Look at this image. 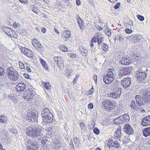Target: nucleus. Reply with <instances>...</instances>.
I'll return each mask as SVG.
<instances>
[{
	"label": "nucleus",
	"instance_id": "obj_13",
	"mask_svg": "<svg viewBox=\"0 0 150 150\" xmlns=\"http://www.w3.org/2000/svg\"><path fill=\"white\" fill-rule=\"evenodd\" d=\"M107 145L109 148H112V146H114L117 148L120 146L118 142L115 139H108V141Z\"/></svg>",
	"mask_w": 150,
	"mask_h": 150
},
{
	"label": "nucleus",
	"instance_id": "obj_49",
	"mask_svg": "<svg viewBox=\"0 0 150 150\" xmlns=\"http://www.w3.org/2000/svg\"><path fill=\"white\" fill-rule=\"evenodd\" d=\"M60 48L61 50L64 52H66L67 51V48L64 45H62Z\"/></svg>",
	"mask_w": 150,
	"mask_h": 150
},
{
	"label": "nucleus",
	"instance_id": "obj_21",
	"mask_svg": "<svg viewBox=\"0 0 150 150\" xmlns=\"http://www.w3.org/2000/svg\"><path fill=\"white\" fill-rule=\"evenodd\" d=\"M76 148L79 149L81 146L80 139L77 137H75L73 139Z\"/></svg>",
	"mask_w": 150,
	"mask_h": 150
},
{
	"label": "nucleus",
	"instance_id": "obj_25",
	"mask_svg": "<svg viewBox=\"0 0 150 150\" xmlns=\"http://www.w3.org/2000/svg\"><path fill=\"white\" fill-rule=\"evenodd\" d=\"M11 94L10 95V99H11L12 100L14 103H16L18 100L16 98V94L13 93V91L11 90Z\"/></svg>",
	"mask_w": 150,
	"mask_h": 150
},
{
	"label": "nucleus",
	"instance_id": "obj_34",
	"mask_svg": "<svg viewBox=\"0 0 150 150\" xmlns=\"http://www.w3.org/2000/svg\"><path fill=\"white\" fill-rule=\"evenodd\" d=\"M47 131L48 132V134L50 135H54V133L55 129L54 128H52L51 127H48L47 129Z\"/></svg>",
	"mask_w": 150,
	"mask_h": 150
},
{
	"label": "nucleus",
	"instance_id": "obj_15",
	"mask_svg": "<svg viewBox=\"0 0 150 150\" xmlns=\"http://www.w3.org/2000/svg\"><path fill=\"white\" fill-rule=\"evenodd\" d=\"M32 43L33 46L38 51H40L42 50V47L37 40L35 39L33 40Z\"/></svg>",
	"mask_w": 150,
	"mask_h": 150
},
{
	"label": "nucleus",
	"instance_id": "obj_45",
	"mask_svg": "<svg viewBox=\"0 0 150 150\" xmlns=\"http://www.w3.org/2000/svg\"><path fill=\"white\" fill-rule=\"evenodd\" d=\"M28 49L25 47H21V50L22 52L24 54Z\"/></svg>",
	"mask_w": 150,
	"mask_h": 150
},
{
	"label": "nucleus",
	"instance_id": "obj_51",
	"mask_svg": "<svg viewBox=\"0 0 150 150\" xmlns=\"http://www.w3.org/2000/svg\"><path fill=\"white\" fill-rule=\"evenodd\" d=\"M137 17L138 19L140 21H142L144 20V17L141 15H138L137 16Z\"/></svg>",
	"mask_w": 150,
	"mask_h": 150
},
{
	"label": "nucleus",
	"instance_id": "obj_56",
	"mask_svg": "<svg viewBox=\"0 0 150 150\" xmlns=\"http://www.w3.org/2000/svg\"><path fill=\"white\" fill-rule=\"evenodd\" d=\"M19 64L20 66V68L21 69H24L25 68V66L21 62H19Z\"/></svg>",
	"mask_w": 150,
	"mask_h": 150
},
{
	"label": "nucleus",
	"instance_id": "obj_47",
	"mask_svg": "<svg viewBox=\"0 0 150 150\" xmlns=\"http://www.w3.org/2000/svg\"><path fill=\"white\" fill-rule=\"evenodd\" d=\"M40 60L41 62V63L43 65V66L44 67L45 69H46V68H47V65L45 64V61L42 59H40Z\"/></svg>",
	"mask_w": 150,
	"mask_h": 150
},
{
	"label": "nucleus",
	"instance_id": "obj_28",
	"mask_svg": "<svg viewBox=\"0 0 150 150\" xmlns=\"http://www.w3.org/2000/svg\"><path fill=\"white\" fill-rule=\"evenodd\" d=\"M77 21L79 26L80 27V28L81 29H83L84 27V24L82 19H81L80 18H77Z\"/></svg>",
	"mask_w": 150,
	"mask_h": 150
},
{
	"label": "nucleus",
	"instance_id": "obj_57",
	"mask_svg": "<svg viewBox=\"0 0 150 150\" xmlns=\"http://www.w3.org/2000/svg\"><path fill=\"white\" fill-rule=\"evenodd\" d=\"M105 33L108 36L110 37L111 36V32L109 30H106Z\"/></svg>",
	"mask_w": 150,
	"mask_h": 150
},
{
	"label": "nucleus",
	"instance_id": "obj_26",
	"mask_svg": "<svg viewBox=\"0 0 150 150\" xmlns=\"http://www.w3.org/2000/svg\"><path fill=\"white\" fill-rule=\"evenodd\" d=\"M61 34H62V38H69L71 35L70 32L69 30L65 31L64 33L62 32Z\"/></svg>",
	"mask_w": 150,
	"mask_h": 150
},
{
	"label": "nucleus",
	"instance_id": "obj_23",
	"mask_svg": "<svg viewBox=\"0 0 150 150\" xmlns=\"http://www.w3.org/2000/svg\"><path fill=\"white\" fill-rule=\"evenodd\" d=\"M136 103L134 100H133L131 103L130 107L132 109L137 111L140 108L137 105H137L138 104L136 101Z\"/></svg>",
	"mask_w": 150,
	"mask_h": 150
},
{
	"label": "nucleus",
	"instance_id": "obj_30",
	"mask_svg": "<svg viewBox=\"0 0 150 150\" xmlns=\"http://www.w3.org/2000/svg\"><path fill=\"white\" fill-rule=\"evenodd\" d=\"M100 48L105 51H107L108 50V45L105 44L103 43L100 46H99Z\"/></svg>",
	"mask_w": 150,
	"mask_h": 150
},
{
	"label": "nucleus",
	"instance_id": "obj_20",
	"mask_svg": "<svg viewBox=\"0 0 150 150\" xmlns=\"http://www.w3.org/2000/svg\"><path fill=\"white\" fill-rule=\"evenodd\" d=\"M95 37L96 38L97 42H98V45L99 46L103 41V37L102 35L97 33Z\"/></svg>",
	"mask_w": 150,
	"mask_h": 150
},
{
	"label": "nucleus",
	"instance_id": "obj_24",
	"mask_svg": "<svg viewBox=\"0 0 150 150\" xmlns=\"http://www.w3.org/2000/svg\"><path fill=\"white\" fill-rule=\"evenodd\" d=\"M25 93H27L28 95L30 96V97L33 98V97L34 96L35 92L32 89L29 88L28 90L25 91Z\"/></svg>",
	"mask_w": 150,
	"mask_h": 150
},
{
	"label": "nucleus",
	"instance_id": "obj_32",
	"mask_svg": "<svg viewBox=\"0 0 150 150\" xmlns=\"http://www.w3.org/2000/svg\"><path fill=\"white\" fill-rule=\"evenodd\" d=\"M10 79H11V81H10V83L12 84H16L18 82V78L17 76H14V77H12L11 78V76H10Z\"/></svg>",
	"mask_w": 150,
	"mask_h": 150
},
{
	"label": "nucleus",
	"instance_id": "obj_19",
	"mask_svg": "<svg viewBox=\"0 0 150 150\" xmlns=\"http://www.w3.org/2000/svg\"><path fill=\"white\" fill-rule=\"evenodd\" d=\"M120 63L122 65H127L131 63V61L129 57H123L120 60Z\"/></svg>",
	"mask_w": 150,
	"mask_h": 150
},
{
	"label": "nucleus",
	"instance_id": "obj_16",
	"mask_svg": "<svg viewBox=\"0 0 150 150\" xmlns=\"http://www.w3.org/2000/svg\"><path fill=\"white\" fill-rule=\"evenodd\" d=\"M124 130L125 132L128 134H131L133 132V130L132 127L128 124L125 125Z\"/></svg>",
	"mask_w": 150,
	"mask_h": 150
},
{
	"label": "nucleus",
	"instance_id": "obj_39",
	"mask_svg": "<svg viewBox=\"0 0 150 150\" xmlns=\"http://www.w3.org/2000/svg\"><path fill=\"white\" fill-rule=\"evenodd\" d=\"M88 50L85 48L82 49L81 50V53L83 56H86L87 55Z\"/></svg>",
	"mask_w": 150,
	"mask_h": 150
},
{
	"label": "nucleus",
	"instance_id": "obj_53",
	"mask_svg": "<svg viewBox=\"0 0 150 150\" xmlns=\"http://www.w3.org/2000/svg\"><path fill=\"white\" fill-rule=\"evenodd\" d=\"M125 32L127 34H129L132 33V31L131 29L127 28L125 30Z\"/></svg>",
	"mask_w": 150,
	"mask_h": 150
},
{
	"label": "nucleus",
	"instance_id": "obj_33",
	"mask_svg": "<svg viewBox=\"0 0 150 150\" xmlns=\"http://www.w3.org/2000/svg\"><path fill=\"white\" fill-rule=\"evenodd\" d=\"M16 75L15 70L13 67H10V76H11V77L13 78L15 76H17Z\"/></svg>",
	"mask_w": 150,
	"mask_h": 150
},
{
	"label": "nucleus",
	"instance_id": "obj_2",
	"mask_svg": "<svg viewBox=\"0 0 150 150\" xmlns=\"http://www.w3.org/2000/svg\"><path fill=\"white\" fill-rule=\"evenodd\" d=\"M141 96L137 95L135 98L138 105L142 106L148 102L150 101V91L148 89H145L142 90Z\"/></svg>",
	"mask_w": 150,
	"mask_h": 150
},
{
	"label": "nucleus",
	"instance_id": "obj_22",
	"mask_svg": "<svg viewBox=\"0 0 150 150\" xmlns=\"http://www.w3.org/2000/svg\"><path fill=\"white\" fill-rule=\"evenodd\" d=\"M142 133L143 135L146 137L150 136V127L144 128Z\"/></svg>",
	"mask_w": 150,
	"mask_h": 150
},
{
	"label": "nucleus",
	"instance_id": "obj_14",
	"mask_svg": "<svg viewBox=\"0 0 150 150\" xmlns=\"http://www.w3.org/2000/svg\"><path fill=\"white\" fill-rule=\"evenodd\" d=\"M131 78L127 77V78H124L121 81V84L125 88L129 87L131 83Z\"/></svg>",
	"mask_w": 150,
	"mask_h": 150
},
{
	"label": "nucleus",
	"instance_id": "obj_6",
	"mask_svg": "<svg viewBox=\"0 0 150 150\" xmlns=\"http://www.w3.org/2000/svg\"><path fill=\"white\" fill-rule=\"evenodd\" d=\"M38 115L36 112L28 110L27 112L26 119L30 122H33L38 121Z\"/></svg>",
	"mask_w": 150,
	"mask_h": 150
},
{
	"label": "nucleus",
	"instance_id": "obj_61",
	"mask_svg": "<svg viewBox=\"0 0 150 150\" xmlns=\"http://www.w3.org/2000/svg\"><path fill=\"white\" fill-rule=\"evenodd\" d=\"M19 1L21 3L26 4L28 3V1L26 0H19Z\"/></svg>",
	"mask_w": 150,
	"mask_h": 150
},
{
	"label": "nucleus",
	"instance_id": "obj_1",
	"mask_svg": "<svg viewBox=\"0 0 150 150\" xmlns=\"http://www.w3.org/2000/svg\"><path fill=\"white\" fill-rule=\"evenodd\" d=\"M26 133L30 137L35 138H37L40 137L39 140H40L43 147L47 149L50 146L49 141L47 140L46 136L41 137L43 135V131L42 129L38 126H35L34 127L32 126H29L27 127Z\"/></svg>",
	"mask_w": 150,
	"mask_h": 150
},
{
	"label": "nucleus",
	"instance_id": "obj_8",
	"mask_svg": "<svg viewBox=\"0 0 150 150\" xmlns=\"http://www.w3.org/2000/svg\"><path fill=\"white\" fill-rule=\"evenodd\" d=\"M142 68V67L141 69ZM146 70L145 72L142 71V70L139 69L136 72L135 77L137 80L139 82H142L144 81L146 77Z\"/></svg>",
	"mask_w": 150,
	"mask_h": 150
},
{
	"label": "nucleus",
	"instance_id": "obj_40",
	"mask_svg": "<svg viewBox=\"0 0 150 150\" xmlns=\"http://www.w3.org/2000/svg\"><path fill=\"white\" fill-rule=\"evenodd\" d=\"M96 43L97 42L96 38L95 37H93L91 40V47H93L94 46L93 42Z\"/></svg>",
	"mask_w": 150,
	"mask_h": 150
},
{
	"label": "nucleus",
	"instance_id": "obj_62",
	"mask_svg": "<svg viewBox=\"0 0 150 150\" xmlns=\"http://www.w3.org/2000/svg\"><path fill=\"white\" fill-rule=\"evenodd\" d=\"M88 107L89 109H92L93 108V104L91 103H89L88 105Z\"/></svg>",
	"mask_w": 150,
	"mask_h": 150
},
{
	"label": "nucleus",
	"instance_id": "obj_43",
	"mask_svg": "<svg viewBox=\"0 0 150 150\" xmlns=\"http://www.w3.org/2000/svg\"><path fill=\"white\" fill-rule=\"evenodd\" d=\"M6 120V117L4 116H0V122L4 123Z\"/></svg>",
	"mask_w": 150,
	"mask_h": 150
},
{
	"label": "nucleus",
	"instance_id": "obj_38",
	"mask_svg": "<svg viewBox=\"0 0 150 150\" xmlns=\"http://www.w3.org/2000/svg\"><path fill=\"white\" fill-rule=\"evenodd\" d=\"M122 54L120 52H118L116 54L115 58L116 59L121 60L123 57Z\"/></svg>",
	"mask_w": 150,
	"mask_h": 150
},
{
	"label": "nucleus",
	"instance_id": "obj_12",
	"mask_svg": "<svg viewBox=\"0 0 150 150\" xmlns=\"http://www.w3.org/2000/svg\"><path fill=\"white\" fill-rule=\"evenodd\" d=\"M131 68H122L119 71L118 73L119 76L117 78L119 77V78L122 77L124 76L127 75L128 74L131 73Z\"/></svg>",
	"mask_w": 150,
	"mask_h": 150
},
{
	"label": "nucleus",
	"instance_id": "obj_54",
	"mask_svg": "<svg viewBox=\"0 0 150 150\" xmlns=\"http://www.w3.org/2000/svg\"><path fill=\"white\" fill-rule=\"evenodd\" d=\"M17 32L20 34H21V35L23 34L24 33V31L23 29L22 28L19 29L17 30Z\"/></svg>",
	"mask_w": 150,
	"mask_h": 150
},
{
	"label": "nucleus",
	"instance_id": "obj_60",
	"mask_svg": "<svg viewBox=\"0 0 150 150\" xmlns=\"http://www.w3.org/2000/svg\"><path fill=\"white\" fill-rule=\"evenodd\" d=\"M120 4V3H117L114 6V8L116 9H117L119 8Z\"/></svg>",
	"mask_w": 150,
	"mask_h": 150
},
{
	"label": "nucleus",
	"instance_id": "obj_11",
	"mask_svg": "<svg viewBox=\"0 0 150 150\" xmlns=\"http://www.w3.org/2000/svg\"><path fill=\"white\" fill-rule=\"evenodd\" d=\"M121 93V89L118 88L113 92L108 93L106 95L108 97H112L114 98H116L119 97Z\"/></svg>",
	"mask_w": 150,
	"mask_h": 150
},
{
	"label": "nucleus",
	"instance_id": "obj_58",
	"mask_svg": "<svg viewBox=\"0 0 150 150\" xmlns=\"http://www.w3.org/2000/svg\"><path fill=\"white\" fill-rule=\"evenodd\" d=\"M80 126L82 129H85L86 127L85 125L83 122L80 123Z\"/></svg>",
	"mask_w": 150,
	"mask_h": 150
},
{
	"label": "nucleus",
	"instance_id": "obj_5",
	"mask_svg": "<svg viewBox=\"0 0 150 150\" xmlns=\"http://www.w3.org/2000/svg\"><path fill=\"white\" fill-rule=\"evenodd\" d=\"M26 145L27 150H38L40 148L38 143L36 141L28 140L27 141Z\"/></svg>",
	"mask_w": 150,
	"mask_h": 150
},
{
	"label": "nucleus",
	"instance_id": "obj_37",
	"mask_svg": "<svg viewBox=\"0 0 150 150\" xmlns=\"http://www.w3.org/2000/svg\"><path fill=\"white\" fill-rule=\"evenodd\" d=\"M2 30L8 36H9V29L6 27H3L2 28Z\"/></svg>",
	"mask_w": 150,
	"mask_h": 150
},
{
	"label": "nucleus",
	"instance_id": "obj_55",
	"mask_svg": "<svg viewBox=\"0 0 150 150\" xmlns=\"http://www.w3.org/2000/svg\"><path fill=\"white\" fill-rule=\"evenodd\" d=\"M13 26L14 28H17L20 26V25L19 23H16L15 22L13 24Z\"/></svg>",
	"mask_w": 150,
	"mask_h": 150
},
{
	"label": "nucleus",
	"instance_id": "obj_10",
	"mask_svg": "<svg viewBox=\"0 0 150 150\" xmlns=\"http://www.w3.org/2000/svg\"><path fill=\"white\" fill-rule=\"evenodd\" d=\"M53 144H52V147L55 149H59L63 147L62 145L60 139L58 137H56L53 140Z\"/></svg>",
	"mask_w": 150,
	"mask_h": 150
},
{
	"label": "nucleus",
	"instance_id": "obj_63",
	"mask_svg": "<svg viewBox=\"0 0 150 150\" xmlns=\"http://www.w3.org/2000/svg\"><path fill=\"white\" fill-rule=\"evenodd\" d=\"M97 76L96 75H94L93 76V79L95 81V83L97 82Z\"/></svg>",
	"mask_w": 150,
	"mask_h": 150
},
{
	"label": "nucleus",
	"instance_id": "obj_9",
	"mask_svg": "<svg viewBox=\"0 0 150 150\" xmlns=\"http://www.w3.org/2000/svg\"><path fill=\"white\" fill-rule=\"evenodd\" d=\"M102 105L104 108L110 110H112L115 105L114 101L108 100L104 101L102 103Z\"/></svg>",
	"mask_w": 150,
	"mask_h": 150
},
{
	"label": "nucleus",
	"instance_id": "obj_35",
	"mask_svg": "<svg viewBox=\"0 0 150 150\" xmlns=\"http://www.w3.org/2000/svg\"><path fill=\"white\" fill-rule=\"evenodd\" d=\"M134 38H135L134 37ZM142 36L141 35H138L136 38H133L134 40V42L136 43L138 42H140V41L142 40Z\"/></svg>",
	"mask_w": 150,
	"mask_h": 150
},
{
	"label": "nucleus",
	"instance_id": "obj_29",
	"mask_svg": "<svg viewBox=\"0 0 150 150\" xmlns=\"http://www.w3.org/2000/svg\"><path fill=\"white\" fill-rule=\"evenodd\" d=\"M42 84H43L45 88L47 90H50L51 88V86L50 83L48 82H42Z\"/></svg>",
	"mask_w": 150,
	"mask_h": 150
},
{
	"label": "nucleus",
	"instance_id": "obj_64",
	"mask_svg": "<svg viewBox=\"0 0 150 150\" xmlns=\"http://www.w3.org/2000/svg\"><path fill=\"white\" fill-rule=\"evenodd\" d=\"M23 76L26 78L29 79L30 78V76L28 74L24 73L23 74Z\"/></svg>",
	"mask_w": 150,
	"mask_h": 150
},
{
	"label": "nucleus",
	"instance_id": "obj_31",
	"mask_svg": "<svg viewBox=\"0 0 150 150\" xmlns=\"http://www.w3.org/2000/svg\"><path fill=\"white\" fill-rule=\"evenodd\" d=\"M24 54L30 58H32L33 56V52L29 49Z\"/></svg>",
	"mask_w": 150,
	"mask_h": 150
},
{
	"label": "nucleus",
	"instance_id": "obj_44",
	"mask_svg": "<svg viewBox=\"0 0 150 150\" xmlns=\"http://www.w3.org/2000/svg\"><path fill=\"white\" fill-rule=\"evenodd\" d=\"M139 57L136 54H134L132 57V60L134 61H137Z\"/></svg>",
	"mask_w": 150,
	"mask_h": 150
},
{
	"label": "nucleus",
	"instance_id": "obj_42",
	"mask_svg": "<svg viewBox=\"0 0 150 150\" xmlns=\"http://www.w3.org/2000/svg\"><path fill=\"white\" fill-rule=\"evenodd\" d=\"M26 94L24 95L23 96L24 98L28 101H30L31 99H32V98L30 97V96L27 93H26Z\"/></svg>",
	"mask_w": 150,
	"mask_h": 150
},
{
	"label": "nucleus",
	"instance_id": "obj_52",
	"mask_svg": "<svg viewBox=\"0 0 150 150\" xmlns=\"http://www.w3.org/2000/svg\"><path fill=\"white\" fill-rule=\"evenodd\" d=\"M61 58H62L58 56L55 57L54 58V60L55 62V63L57 64V62H58L59 61V59Z\"/></svg>",
	"mask_w": 150,
	"mask_h": 150
},
{
	"label": "nucleus",
	"instance_id": "obj_59",
	"mask_svg": "<svg viewBox=\"0 0 150 150\" xmlns=\"http://www.w3.org/2000/svg\"><path fill=\"white\" fill-rule=\"evenodd\" d=\"M27 71L29 72H31L30 66V65L27 66L26 67Z\"/></svg>",
	"mask_w": 150,
	"mask_h": 150
},
{
	"label": "nucleus",
	"instance_id": "obj_48",
	"mask_svg": "<svg viewBox=\"0 0 150 150\" xmlns=\"http://www.w3.org/2000/svg\"><path fill=\"white\" fill-rule=\"evenodd\" d=\"M5 74V71L3 68L0 67V76H3Z\"/></svg>",
	"mask_w": 150,
	"mask_h": 150
},
{
	"label": "nucleus",
	"instance_id": "obj_41",
	"mask_svg": "<svg viewBox=\"0 0 150 150\" xmlns=\"http://www.w3.org/2000/svg\"><path fill=\"white\" fill-rule=\"evenodd\" d=\"M115 133L116 135H117L116 136V137H118L119 138L120 137H121V128H118L115 132Z\"/></svg>",
	"mask_w": 150,
	"mask_h": 150
},
{
	"label": "nucleus",
	"instance_id": "obj_4",
	"mask_svg": "<svg viewBox=\"0 0 150 150\" xmlns=\"http://www.w3.org/2000/svg\"><path fill=\"white\" fill-rule=\"evenodd\" d=\"M41 115L43 121L46 124H49L53 122V115L48 108H46L43 110Z\"/></svg>",
	"mask_w": 150,
	"mask_h": 150
},
{
	"label": "nucleus",
	"instance_id": "obj_7",
	"mask_svg": "<svg viewBox=\"0 0 150 150\" xmlns=\"http://www.w3.org/2000/svg\"><path fill=\"white\" fill-rule=\"evenodd\" d=\"M129 120V116L127 114L125 113L115 119L114 121L115 123L117 124L118 123L128 122Z\"/></svg>",
	"mask_w": 150,
	"mask_h": 150
},
{
	"label": "nucleus",
	"instance_id": "obj_50",
	"mask_svg": "<svg viewBox=\"0 0 150 150\" xmlns=\"http://www.w3.org/2000/svg\"><path fill=\"white\" fill-rule=\"evenodd\" d=\"M93 132L96 134H98L99 132V129L95 127L93 129Z\"/></svg>",
	"mask_w": 150,
	"mask_h": 150
},
{
	"label": "nucleus",
	"instance_id": "obj_18",
	"mask_svg": "<svg viewBox=\"0 0 150 150\" xmlns=\"http://www.w3.org/2000/svg\"><path fill=\"white\" fill-rule=\"evenodd\" d=\"M150 125V115L147 116L142 119L141 125L144 126H147Z\"/></svg>",
	"mask_w": 150,
	"mask_h": 150
},
{
	"label": "nucleus",
	"instance_id": "obj_36",
	"mask_svg": "<svg viewBox=\"0 0 150 150\" xmlns=\"http://www.w3.org/2000/svg\"><path fill=\"white\" fill-rule=\"evenodd\" d=\"M57 66L60 68L63 67L64 66V64L62 58L59 59V61L57 63Z\"/></svg>",
	"mask_w": 150,
	"mask_h": 150
},
{
	"label": "nucleus",
	"instance_id": "obj_17",
	"mask_svg": "<svg viewBox=\"0 0 150 150\" xmlns=\"http://www.w3.org/2000/svg\"><path fill=\"white\" fill-rule=\"evenodd\" d=\"M26 87V85L24 83H19L16 87V90L19 93L22 92L25 90Z\"/></svg>",
	"mask_w": 150,
	"mask_h": 150
},
{
	"label": "nucleus",
	"instance_id": "obj_46",
	"mask_svg": "<svg viewBox=\"0 0 150 150\" xmlns=\"http://www.w3.org/2000/svg\"><path fill=\"white\" fill-rule=\"evenodd\" d=\"M69 56L71 58L73 59L76 57V55L75 54L69 53L68 54Z\"/></svg>",
	"mask_w": 150,
	"mask_h": 150
},
{
	"label": "nucleus",
	"instance_id": "obj_3",
	"mask_svg": "<svg viewBox=\"0 0 150 150\" xmlns=\"http://www.w3.org/2000/svg\"><path fill=\"white\" fill-rule=\"evenodd\" d=\"M117 74L115 70L112 69H109L107 74L103 76L104 82L106 84L111 83L114 80Z\"/></svg>",
	"mask_w": 150,
	"mask_h": 150
},
{
	"label": "nucleus",
	"instance_id": "obj_27",
	"mask_svg": "<svg viewBox=\"0 0 150 150\" xmlns=\"http://www.w3.org/2000/svg\"><path fill=\"white\" fill-rule=\"evenodd\" d=\"M74 70L73 67H69L66 71L67 75L68 76H71L74 73Z\"/></svg>",
	"mask_w": 150,
	"mask_h": 150
}]
</instances>
